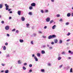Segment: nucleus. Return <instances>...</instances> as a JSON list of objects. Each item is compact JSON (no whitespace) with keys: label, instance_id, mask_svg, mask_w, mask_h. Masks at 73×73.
Returning a JSON list of instances; mask_svg holds the SVG:
<instances>
[{"label":"nucleus","instance_id":"nucleus-54","mask_svg":"<svg viewBox=\"0 0 73 73\" xmlns=\"http://www.w3.org/2000/svg\"><path fill=\"white\" fill-rule=\"evenodd\" d=\"M52 47H49V49H52Z\"/></svg>","mask_w":73,"mask_h":73},{"label":"nucleus","instance_id":"nucleus-45","mask_svg":"<svg viewBox=\"0 0 73 73\" xmlns=\"http://www.w3.org/2000/svg\"><path fill=\"white\" fill-rule=\"evenodd\" d=\"M59 21H62V19H60L59 20Z\"/></svg>","mask_w":73,"mask_h":73},{"label":"nucleus","instance_id":"nucleus-11","mask_svg":"<svg viewBox=\"0 0 73 73\" xmlns=\"http://www.w3.org/2000/svg\"><path fill=\"white\" fill-rule=\"evenodd\" d=\"M41 53L42 54H45V51L42 50L41 52Z\"/></svg>","mask_w":73,"mask_h":73},{"label":"nucleus","instance_id":"nucleus-33","mask_svg":"<svg viewBox=\"0 0 73 73\" xmlns=\"http://www.w3.org/2000/svg\"><path fill=\"white\" fill-rule=\"evenodd\" d=\"M38 33H40V34H42V32L40 31H38Z\"/></svg>","mask_w":73,"mask_h":73},{"label":"nucleus","instance_id":"nucleus-26","mask_svg":"<svg viewBox=\"0 0 73 73\" xmlns=\"http://www.w3.org/2000/svg\"><path fill=\"white\" fill-rule=\"evenodd\" d=\"M41 71L42 72H44L45 70H44V69H43L41 70Z\"/></svg>","mask_w":73,"mask_h":73},{"label":"nucleus","instance_id":"nucleus-17","mask_svg":"<svg viewBox=\"0 0 73 73\" xmlns=\"http://www.w3.org/2000/svg\"><path fill=\"white\" fill-rule=\"evenodd\" d=\"M21 11H19V15H21Z\"/></svg>","mask_w":73,"mask_h":73},{"label":"nucleus","instance_id":"nucleus-59","mask_svg":"<svg viewBox=\"0 0 73 73\" xmlns=\"http://www.w3.org/2000/svg\"><path fill=\"white\" fill-rule=\"evenodd\" d=\"M12 19V17H9V19Z\"/></svg>","mask_w":73,"mask_h":73},{"label":"nucleus","instance_id":"nucleus-32","mask_svg":"<svg viewBox=\"0 0 73 73\" xmlns=\"http://www.w3.org/2000/svg\"><path fill=\"white\" fill-rule=\"evenodd\" d=\"M29 67H30V68H31L32 66V64H30L29 65Z\"/></svg>","mask_w":73,"mask_h":73},{"label":"nucleus","instance_id":"nucleus-13","mask_svg":"<svg viewBox=\"0 0 73 73\" xmlns=\"http://www.w3.org/2000/svg\"><path fill=\"white\" fill-rule=\"evenodd\" d=\"M19 41L21 42H24V40L23 39H20L19 40Z\"/></svg>","mask_w":73,"mask_h":73},{"label":"nucleus","instance_id":"nucleus-49","mask_svg":"<svg viewBox=\"0 0 73 73\" xmlns=\"http://www.w3.org/2000/svg\"><path fill=\"white\" fill-rule=\"evenodd\" d=\"M47 28V26H45L44 27V29H46Z\"/></svg>","mask_w":73,"mask_h":73},{"label":"nucleus","instance_id":"nucleus-9","mask_svg":"<svg viewBox=\"0 0 73 73\" xmlns=\"http://www.w3.org/2000/svg\"><path fill=\"white\" fill-rule=\"evenodd\" d=\"M58 42V40H57V39H56L54 40V42L55 43V44L57 43Z\"/></svg>","mask_w":73,"mask_h":73},{"label":"nucleus","instance_id":"nucleus-60","mask_svg":"<svg viewBox=\"0 0 73 73\" xmlns=\"http://www.w3.org/2000/svg\"><path fill=\"white\" fill-rule=\"evenodd\" d=\"M71 15L73 17V13H72L71 14Z\"/></svg>","mask_w":73,"mask_h":73},{"label":"nucleus","instance_id":"nucleus-24","mask_svg":"<svg viewBox=\"0 0 73 73\" xmlns=\"http://www.w3.org/2000/svg\"><path fill=\"white\" fill-rule=\"evenodd\" d=\"M72 70H73V69L72 68H71L70 70V73L73 72V71H72Z\"/></svg>","mask_w":73,"mask_h":73},{"label":"nucleus","instance_id":"nucleus-3","mask_svg":"<svg viewBox=\"0 0 73 73\" xmlns=\"http://www.w3.org/2000/svg\"><path fill=\"white\" fill-rule=\"evenodd\" d=\"M50 18L48 17L46 18V22H49V21H50Z\"/></svg>","mask_w":73,"mask_h":73},{"label":"nucleus","instance_id":"nucleus-52","mask_svg":"<svg viewBox=\"0 0 73 73\" xmlns=\"http://www.w3.org/2000/svg\"><path fill=\"white\" fill-rule=\"evenodd\" d=\"M26 25L27 26H29V24L28 23H27V24H26Z\"/></svg>","mask_w":73,"mask_h":73},{"label":"nucleus","instance_id":"nucleus-4","mask_svg":"<svg viewBox=\"0 0 73 73\" xmlns=\"http://www.w3.org/2000/svg\"><path fill=\"white\" fill-rule=\"evenodd\" d=\"M21 19L22 21H25V18L24 17H22L21 18Z\"/></svg>","mask_w":73,"mask_h":73},{"label":"nucleus","instance_id":"nucleus-38","mask_svg":"<svg viewBox=\"0 0 73 73\" xmlns=\"http://www.w3.org/2000/svg\"><path fill=\"white\" fill-rule=\"evenodd\" d=\"M42 38H46V37L45 36H44V35H43L42 36Z\"/></svg>","mask_w":73,"mask_h":73},{"label":"nucleus","instance_id":"nucleus-61","mask_svg":"<svg viewBox=\"0 0 73 73\" xmlns=\"http://www.w3.org/2000/svg\"><path fill=\"white\" fill-rule=\"evenodd\" d=\"M47 46H48V47H49V44H47Z\"/></svg>","mask_w":73,"mask_h":73},{"label":"nucleus","instance_id":"nucleus-10","mask_svg":"<svg viewBox=\"0 0 73 73\" xmlns=\"http://www.w3.org/2000/svg\"><path fill=\"white\" fill-rule=\"evenodd\" d=\"M56 25H54L52 27V29H55V28H56Z\"/></svg>","mask_w":73,"mask_h":73},{"label":"nucleus","instance_id":"nucleus-37","mask_svg":"<svg viewBox=\"0 0 73 73\" xmlns=\"http://www.w3.org/2000/svg\"><path fill=\"white\" fill-rule=\"evenodd\" d=\"M1 23L2 24H4V21H1Z\"/></svg>","mask_w":73,"mask_h":73},{"label":"nucleus","instance_id":"nucleus-22","mask_svg":"<svg viewBox=\"0 0 73 73\" xmlns=\"http://www.w3.org/2000/svg\"><path fill=\"white\" fill-rule=\"evenodd\" d=\"M29 15H32V13L31 12H29V13H28Z\"/></svg>","mask_w":73,"mask_h":73},{"label":"nucleus","instance_id":"nucleus-46","mask_svg":"<svg viewBox=\"0 0 73 73\" xmlns=\"http://www.w3.org/2000/svg\"><path fill=\"white\" fill-rule=\"evenodd\" d=\"M32 72V70L31 69L30 70H29V72Z\"/></svg>","mask_w":73,"mask_h":73},{"label":"nucleus","instance_id":"nucleus-30","mask_svg":"<svg viewBox=\"0 0 73 73\" xmlns=\"http://www.w3.org/2000/svg\"><path fill=\"white\" fill-rule=\"evenodd\" d=\"M9 71L8 70H6L5 71V73H8Z\"/></svg>","mask_w":73,"mask_h":73},{"label":"nucleus","instance_id":"nucleus-14","mask_svg":"<svg viewBox=\"0 0 73 73\" xmlns=\"http://www.w3.org/2000/svg\"><path fill=\"white\" fill-rule=\"evenodd\" d=\"M29 9L30 10H32V9H33V7H32V6H30L29 7Z\"/></svg>","mask_w":73,"mask_h":73},{"label":"nucleus","instance_id":"nucleus-48","mask_svg":"<svg viewBox=\"0 0 73 73\" xmlns=\"http://www.w3.org/2000/svg\"><path fill=\"white\" fill-rule=\"evenodd\" d=\"M1 65H2V66H5V64H3V63H2L1 64Z\"/></svg>","mask_w":73,"mask_h":73},{"label":"nucleus","instance_id":"nucleus-2","mask_svg":"<svg viewBox=\"0 0 73 73\" xmlns=\"http://www.w3.org/2000/svg\"><path fill=\"white\" fill-rule=\"evenodd\" d=\"M5 6L6 7V10H8V11H10L11 10V9H9L8 8H9V6L7 4H5ZM9 9V10H8Z\"/></svg>","mask_w":73,"mask_h":73},{"label":"nucleus","instance_id":"nucleus-25","mask_svg":"<svg viewBox=\"0 0 73 73\" xmlns=\"http://www.w3.org/2000/svg\"><path fill=\"white\" fill-rule=\"evenodd\" d=\"M44 12L46 13H47V12H48V10L46 9L45 10Z\"/></svg>","mask_w":73,"mask_h":73},{"label":"nucleus","instance_id":"nucleus-53","mask_svg":"<svg viewBox=\"0 0 73 73\" xmlns=\"http://www.w3.org/2000/svg\"><path fill=\"white\" fill-rule=\"evenodd\" d=\"M72 52V51H71L69 50L68 51V53H70Z\"/></svg>","mask_w":73,"mask_h":73},{"label":"nucleus","instance_id":"nucleus-16","mask_svg":"<svg viewBox=\"0 0 73 73\" xmlns=\"http://www.w3.org/2000/svg\"><path fill=\"white\" fill-rule=\"evenodd\" d=\"M61 59V57H59L58 58V60L59 61V60H60Z\"/></svg>","mask_w":73,"mask_h":73},{"label":"nucleus","instance_id":"nucleus-50","mask_svg":"<svg viewBox=\"0 0 73 73\" xmlns=\"http://www.w3.org/2000/svg\"><path fill=\"white\" fill-rule=\"evenodd\" d=\"M70 40V39H68V40H67L66 41L67 42H68V41H69Z\"/></svg>","mask_w":73,"mask_h":73},{"label":"nucleus","instance_id":"nucleus-27","mask_svg":"<svg viewBox=\"0 0 73 73\" xmlns=\"http://www.w3.org/2000/svg\"><path fill=\"white\" fill-rule=\"evenodd\" d=\"M53 20H52L50 22V24H52V23H53Z\"/></svg>","mask_w":73,"mask_h":73},{"label":"nucleus","instance_id":"nucleus-1","mask_svg":"<svg viewBox=\"0 0 73 73\" xmlns=\"http://www.w3.org/2000/svg\"><path fill=\"white\" fill-rule=\"evenodd\" d=\"M55 37H56V36L55 35H50L48 37V39H52V38H55Z\"/></svg>","mask_w":73,"mask_h":73},{"label":"nucleus","instance_id":"nucleus-47","mask_svg":"<svg viewBox=\"0 0 73 73\" xmlns=\"http://www.w3.org/2000/svg\"><path fill=\"white\" fill-rule=\"evenodd\" d=\"M51 44H52V45H53V44H54V42H52Z\"/></svg>","mask_w":73,"mask_h":73},{"label":"nucleus","instance_id":"nucleus-6","mask_svg":"<svg viewBox=\"0 0 73 73\" xmlns=\"http://www.w3.org/2000/svg\"><path fill=\"white\" fill-rule=\"evenodd\" d=\"M9 28V27L8 26H7L5 27V29L6 30H8Z\"/></svg>","mask_w":73,"mask_h":73},{"label":"nucleus","instance_id":"nucleus-8","mask_svg":"<svg viewBox=\"0 0 73 73\" xmlns=\"http://www.w3.org/2000/svg\"><path fill=\"white\" fill-rule=\"evenodd\" d=\"M71 15V14L70 13H68L67 14V17H70Z\"/></svg>","mask_w":73,"mask_h":73},{"label":"nucleus","instance_id":"nucleus-20","mask_svg":"<svg viewBox=\"0 0 73 73\" xmlns=\"http://www.w3.org/2000/svg\"><path fill=\"white\" fill-rule=\"evenodd\" d=\"M3 8V5L0 4V9H1Z\"/></svg>","mask_w":73,"mask_h":73},{"label":"nucleus","instance_id":"nucleus-31","mask_svg":"<svg viewBox=\"0 0 73 73\" xmlns=\"http://www.w3.org/2000/svg\"><path fill=\"white\" fill-rule=\"evenodd\" d=\"M70 35V33H68V34H67V36H69Z\"/></svg>","mask_w":73,"mask_h":73},{"label":"nucleus","instance_id":"nucleus-15","mask_svg":"<svg viewBox=\"0 0 73 73\" xmlns=\"http://www.w3.org/2000/svg\"><path fill=\"white\" fill-rule=\"evenodd\" d=\"M59 42L60 44H62V40H60Z\"/></svg>","mask_w":73,"mask_h":73},{"label":"nucleus","instance_id":"nucleus-63","mask_svg":"<svg viewBox=\"0 0 73 73\" xmlns=\"http://www.w3.org/2000/svg\"><path fill=\"white\" fill-rule=\"evenodd\" d=\"M32 29H34V27H32Z\"/></svg>","mask_w":73,"mask_h":73},{"label":"nucleus","instance_id":"nucleus-58","mask_svg":"<svg viewBox=\"0 0 73 73\" xmlns=\"http://www.w3.org/2000/svg\"><path fill=\"white\" fill-rule=\"evenodd\" d=\"M71 54H73V52H71L70 53Z\"/></svg>","mask_w":73,"mask_h":73},{"label":"nucleus","instance_id":"nucleus-43","mask_svg":"<svg viewBox=\"0 0 73 73\" xmlns=\"http://www.w3.org/2000/svg\"><path fill=\"white\" fill-rule=\"evenodd\" d=\"M48 66H51V64H50V63H48Z\"/></svg>","mask_w":73,"mask_h":73},{"label":"nucleus","instance_id":"nucleus-36","mask_svg":"<svg viewBox=\"0 0 73 73\" xmlns=\"http://www.w3.org/2000/svg\"><path fill=\"white\" fill-rule=\"evenodd\" d=\"M41 12L42 13H44V11H43V10H42L41 11Z\"/></svg>","mask_w":73,"mask_h":73},{"label":"nucleus","instance_id":"nucleus-34","mask_svg":"<svg viewBox=\"0 0 73 73\" xmlns=\"http://www.w3.org/2000/svg\"><path fill=\"white\" fill-rule=\"evenodd\" d=\"M59 67L60 68H61L62 67V64L60 66H59Z\"/></svg>","mask_w":73,"mask_h":73},{"label":"nucleus","instance_id":"nucleus-51","mask_svg":"<svg viewBox=\"0 0 73 73\" xmlns=\"http://www.w3.org/2000/svg\"><path fill=\"white\" fill-rule=\"evenodd\" d=\"M15 29H13L12 30V31H13V32L14 31H15Z\"/></svg>","mask_w":73,"mask_h":73},{"label":"nucleus","instance_id":"nucleus-44","mask_svg":"<svg viewBox=\"0 0 73 73\" xmlns=\"http://www.w3.org/2000/svg\"><path fill=\"white\" fill-rule=\"evenodd\" d=\"M32 57H35V54H33L32 55Z\"/></svg>","mask_w":73,"mask_h":73},{"label":"nucleus","instance_id":"nucleus-40","mask_svg":"<svg viewBox=\"0 0 73 73\" xmlns=\"http://www.w3.org/2000/svg\"><path fill=\"white\" fill-rule=\"evenodd\" d=\"M8 43L7 42H6L5 44V45H8Z\"/></svg>","mask_w":73,"mask_h":73},{"label":"nucleus","instance_id":"nucleus-62","mask_svg":"<svg viewBox=\"0 0 73 73\" xmlns=\"http://www.w3.org/2000/svg\"><path fill=\"white\" fill-rule=\"evenodd\" d=\"M16 33H18V32H19V31H18V30H17L16 31Z\"/></svg>","mask_w":73,"mask_h":73},{"label":"nucleus","instance_id":"nucleus-64","mask_svg":"<svg viewBox=\"0 0 73 73\" xmlns=\"http://www.w3.org/2000/svg\"><path fill=\"white\" fill-rule=\"evenodd\" d=\"M68 59H71V58L69 57H68Z\"/></svg>","mask_w":73,"mask_h":73},{"label":"nucleus","instance_id":"nucleus-35","mask_svg":"<svg viewBox=\"0 0 73 73\" xmlns=\"http://www.w3.org/2000/svg\"><path fill=\"white\" fill-rule=\"evenodd\" d=\"M56 16H57V17H60V15L57 14L56 15Z\"/></svg>","mask_w":73,"mask_h":73},{"label":"nucleus","instance_id":"nucleus-23","mask_svg":"<svg viewBox=\"0 0 73 73\" xmlns=\"http://www.w3.org/2000/svg\"><path fill=\"white\" fill-rule=\"evenodd\" d=\"M33 36H35V37H36V36H37V34L35 33H34L33 34Z\"/></svg>","mask_w":73,"mask_h":73},{"label":"nucleus","instance_id":"nucleus-39","mask_svg":"<svg viewBox=\"0 0 73 73\" xmlns=\"http://www.w3.org/2000/svg\"><path fill=\"white\" fill-rule=\"evenodd\" d=\"M24 65H27V63H25L23 64Z\"/></svg>","mask_w":73,"mask_h":73},{"label":"nucleus","instance_id":"nucleus-57","mask_svg":"<svg viewBox=\"0 0 73 73\" xmlns=\"http://www.w3.org/2000/svg\"><path fill=\"white\" fill-rule=\"evenodd\" d=\"M10 13H12V11H10L9 12Z\"/></svg>","mask_w":73,"mask_h":73},{"label":"nucleus","instance_id":"nucleus-42","mask_svg":"<svg viewBox=\"0 0 73 73\" xmlns=\"http://www.w3.org/2000/svg\"><path fill=\"white\" fill-rule=\"evenodd\" d=\"M31 44H33V41H31Z\"/></svg>","mask_w":73,"mask_h":73},{"label":"nucleus","instance_id":"nucleus-19","mask_svg":"<svg viewBox=\"0 0 73 73\" xmlns=\"http://www.w3.org/2000/svg\"><path fill=\"white\" fill-rule=\"evenodd\" d=\"M21 62H22L21 60H19V64H21Z\"/></svg>","mask_w":73,"mask_h":73},{"label":"nucleus","instance_id":"nucleus-7","mask_svg":"<svg viewBox=\"0 0 73 73\" xmlns=\"http://www.w3.org/2000/svg\"><path fill=\"white\" fill-rule=\"evenodd\" d=\"M34 59H35V61H38V58L36 56L34 57Z\"/></svg>","mask_w":73,"mask_h":73},{"label":"nucleus","instance_id":"nucleus-21","mask_svg":"<svg viewBox=\"0 0 73 73\" xmlns=\"http://www.w3.org/2000/svg\"><path fill=\"white\" fill-rule=\"evenodd\" d=\"M3 49L4 50H6V47L5 46H4L3 48Z\"/></svg>","mask_w":73,"mask_h":73},{"label":"nucleus","instance_id":"nucleus-55","mask_svg":"<svg viewBox=\"0 0 73 73\" xmlns=\"http://www.w3.org/2000/svg\"><path fill=\"white\" fill-rule=\"evenodd\" d=\"M51 1L52 2V3H53L54 2V0H51Z\"/></svg>","mask_w":73,"mask_h":73},{"label":"nucleus","instance_id":"nucleus-29","mask_svg":"<svg viewBox=\"0 0 73 73\" xmlns=\"http://www.w3.org/2000/svg\"><path fill=\"white\" fill-rule=\"evenodd\" d=\"M26 68L25 67L23 66V70H26Z\"/></svg>","mask_w":73,"mask_h":73},{"label":"nucleus","instance_id":"nucleus-41","mask_svg":"<svg viewBox=\"0 0 73 73\" xmlns=\"http://www.w3.org/2000/svg\"><path fill=\"white\" fill-rule=\"evenodd\" d=\"M42 47H43V48H45V47H46V45H44Z\"/></svg>","mask_w":73,"mask_h":73},{"label":"nucleus","instance_id":"nucleus-5","mask_svg":"<svg viewBox=\"0 0 73 73\" xmlns=\"http://www.w3.org/2000/svg\"><path fill=\"white\" fill-rule=\"evenodd\" d=\"M31 5L32 7H35V6H36V4L35 3H33L31 4Z\"/></svg>","mask_w":73,"mask_h":73},{"label":"nucleus","instance_id":"nucleus-12","mask_svg":"<svg viewBox=\"0 0 73 73\" xmlns=\"http://www.w3.org/2000/svg\"><path fill=\"white\" fill-rule=\"evenodd\" d=\"M36 55L38 57H40V53H37L36 54Z\"/></svg>","mask_w":73,"mask_h":73},{"label":"nucleus","instance_id":"nucleus-56","mask_svg":"<svg viewBox=\"0 0 73 73\" xmlns=\"http://www.w3.org/2000/svg\"><path fill=\"white\" fill-rule=\"evenodd\" d=\"M7 36H8V37H9V34H7Z\"/></svg>","mask_w":73,"mask_h":73},{"label":"nucleus","instance_id":"nucleus-18","mask_svg":"<svg viewBox=\"0 0 73 73\" xmlns=\"http://www.w3.org/2000/svg\"><path fill=\"white\" fill-rule=\"evenodd\" d=\"M61 54H65V51H63L62 52V53H61Z\"/></svg>","mask_w":73,"mask_h":73},{"label":"nucleus","instance_id":"nucleus-28","mask_svg":"<svg viewBox=\"0 0 73 73\" xmlns=\"http://www.w3.org/2000/svg\"><path fill=\"white\" fill-rule=\"evenodd\" d=\"M65 24L66 25H69V22H67Z\"/></svg>","mask_w":73,"mask_h":73}]
</instances>
